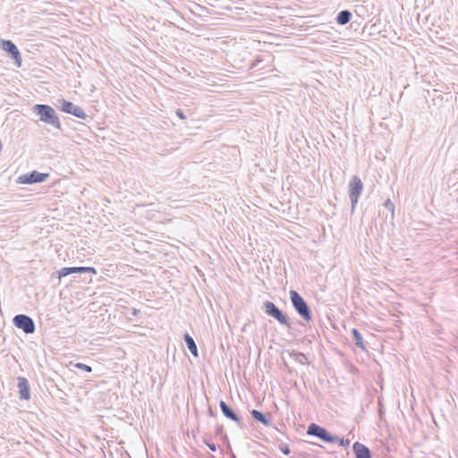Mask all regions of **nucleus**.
Returning <instances> with one entry per match:
<instances>
[{
  "label": "nucleus",
  "instance_id": "1a4fd4ad",
  "mask_svg": "<svg viewBox=\"0 0 458 458\" xmlns=\"http://www.w3.org/2000/svg\"><path fill=\"white\" fill-rule=\"evenodd\" d=\"M0 47L14 61V64L18 67H20L21 65V53H20L17 46L12 40L1 39Z\"/></svg>",
  "mask_w": 458,
  "mask_h": 458
},
{
  "label": "nucleus",
  "instance_id": "a211bd4d",
  "mask_svg": "<svg viewBox=\"0 0 458 458\" xmlns=\"http://www.w3.org/2000/svg\"><path fill=\"white\" fill-rule=\"evenodd\" d=\"M290 355L301 364H304L306 362L305 360H307V357L301 352L293 351Z\"/></svg>",
  "mask_w": 458,
  "mask_h": 458
},
{
  "label": "nucleus",
  "instance_id": "423d86ee",
  "mask_svg": "<svg viewBox=\"0 0 458 458\" xmlns=\"http://www.w3.org/2000/svg\"><path fill=\"white\" fill-rule=\"evenodd\" d=\"M55 106L60 108L61 111L74 115L77 118L81 120H87L89 115L84 112V110L79 106L74 105L72 102L68 101L64 98L57 99V103Z\"/></svg>",
  "mask_w": 458,
  "mask_h": 458
},
{
  "label": "nucleus",
  "instance_id": "f03ea898",
  "mask_svg": "<svg viewBox=\"0 0 458 458\" xmlns=\"http://www.w3.org/2000/svg\"><path fill=\"white\" fill-rule=\"evenodd\" d=\"M289 295L292 305L298 315L304 321L310 322L312 319V312L304 298L294 290H291Z\"/></svg>",
  "mask_w": 458,
  "mask_h": 458
},
{
  "label": "nucleus",
  "instance_id": "2eb2a0df",
  "mask_svg": "<svg viewBox=\"0 0 458 458\" xmlns=\"http://www.w3.org/2000/svg\"><path fill=\"white\" fill-rule=\"evenodd\" d=\"M183 340H184V343H185L187 348L191 352V353L194 357H198L199 356L198 347L196 345L194 339L188 333H185L183 335Z\"/></svg>",
  "mask_w": 458,
  "mask_h": 458
},
{
  "label": "nucleus",
  "instance_id": "0eeeda50",
  "mask_svg": "<svg viewBox=\"0 0 458 458\" xmlns=\"http://www.w3.org/2000/svg\"><path fill=\"white\" fill-rule=\"evenodd\" d=\"M13 325L21 329L25 334H33L35 332L34 320L28 315L19 314L13 318Z\"/></svg>",
  "mask_w": 458,
  "mask_h": 458
},
{
  "label": "nucleus",
  "instance_id": "bb28decb",
  "mask_svg": "<svg viewBox=\"0 0 458 458\" xmlns=\"http://www.w3.org/2000/svg\"><path fill=\"white\" fill-rule=\"evenodd\" d=\"M139 313H140V310H137V309H135V308H134V309H132L131 314H132L133 316H137Z\"/></svg>",
  "mask_w": 458,
  "mask_h": 458
},
{
  "label": "nucleus",
  "instance_id": "f8f14e48",
  "mask_svg": "<svg viewBox=\"0 0 458 458\" xmlns=\"http://www.w3.org/2000/svg\"><path fill=\"white\" fill-rule=\"evenodd\" d=\"M18 388H19V397L21 400H30V386L29 381L26 377H19L18 378Z\"/></svg>",
  "mask_w": 458,
  "mask_h": 458
},
{
  "label": "nucleus",
  "instance_id": "39448f33",
  "mask_svg": "<svg viewBox=\"0 0 458 458\" xmlns=\"http://www.w3.org/2000/svg\"><path fill=\"white\" fill-rule=\"evenodd\" d=\"M307 434L328 444H333L337 440L336 435L331 434L326 428L316 423H310L308 426Z\"/></svg>",
  "mask_w": 458,
  "mask_h": 458
},
{
  "label": "nucleus",
  "instance_id": "dca6fc26",
  "mask_svg": "<svg viewBox=\"0 0 458 458\" xmlns=\"http://www.w3.org/2000/svg\"><path fill=\"white\" fill-rule=\"evenodd\" d=\"M352 341L354 342L356 346L360 348L362 351L367 350L366 344L363 340V337H362L360 332L357 328L352 329Z\"/></svg>",
  "mask_w": 458,
  "mask_h": 458
},
{
  "label": "nucleus",
  "instance_id": "20e7f679",
  "mask_svg": "<svg viewBox=\"0 0 458 458\" xmlns=\"http://www.w3.org/2000/svg\"><path fill=\"white\" fill-rule=\"evenodd\" d=\"M363 191V183L357 175L352 176L348 184V194L351 200V212L353 213Z\"/></svg>",
  "mask_w": 458,
  "mask_h": 458
},
{
  "label": "nucleus",
  "instance_id": "9b49d317",
  "mask_svg": "<svg viewBox=\"0 0 458 458\" xmlns=\"http://www.w3.org/2000/svg\"><path fill=\"white\" fill-rule=\"evenodd\" d=\"M219 407L221 409L223 415L225 418L234 421L241 428L244 427V423L242 418L224 400H221L219 402Z\"/></svg>",
  "mask_w": 458,
  "mask_h": 458
},
{
  "label": "nucleus",
  "instance_id": "6ab92c4d",
  "mask_svg": "<svg viewBox=\"0 0 458 458\" xmlns=\"http://www.w3.org/2000/svg\"><path fill=\"white\" fill-rule=\"evenodd\" d=\"M73 367L77 368L84 372H88V373L92 371V368L90 366L81 363V362H77V363L73 364Z\"/></svg>",
  "mask_w": 458,
  "mask_h": 458
},
{
  "label": "nucleus",
  "instance_id": "6e6552de",
  "mask_svg": "<svg viewBox=\"0 0 458 458\" xmlns=\"http://www.w3.org/2000/svg\"><path fill=\"white\" fill-rule=\"evenodd\" d=\"M49 177V174L47 173H40L38 171L33 170L28 174H21L17 179V183L19 184H33L43 182L47 181Z\"/></svg>",
  "mask_w": 458,
  "mask_h": 458
},
{
  "label": "nucleus",
  "instance_id": "f257e3e1",
  "mask_svg": "<svg viewBox=\"0 0 458 458\" xmlns=\"http://www.w3.org/2000/svg\"><path fill=\"white\" fill-rule=\"evenodd\" d=\"M33 113L38 115L39 120L46 124L62 130V125L55 109L49 105L37 104L32 107Z\"/></svg>",
  "mask_w": 458,
  "mask_h": 458
},
{
  "label": "nucleus",
  "instance_id": "393cba45",
  "mask_svg": "<svg viewBox=\"0 0 458 458\" xmlns=\"http://www.w3.org/2000/svg\"><path fill=\"white\" fill-rule=\"evenodd\" d=\"M175 114H176V116H178L182 120H185L186 119V115H185L184 112L182 109H179V108L176 109L175 110Z\"/></svg>",
  "mask_w": 458,
  "mask_h": 458
},
{
  "label": "nucleus",
  "instance_id": "5701e85b",
  "mask_svg": "<svg viewBox=\"0 0 458 458\" xmlns=\"http://www.w3.org/2000/svg\"><path fill=\"white\" fill-rule=\"evenodd\" d=\"M279 450L285 455H288L291 453L290 447L288 445L281 443L278 445Z\"/></svg>",
  "mask_w": 458,
  "mask_h": 458
},
{
  "label": "nucleus",
  "instance_id": "b1692460",
  "mask_svg": "<svg viewBox=\"0 0 458 458\" xmlns=\"http://www.w3.org/2000/svg\"><path fill=\"white\" fill-rule=\"evenodd\" d=\"M384 206L386 208H387L389 211H391L392 213H394V205L393 204V202L391 201V199H387L385 202H384Z\"/></svg>",
  "mask_w": 458,
  "mask_h": 458
},
{
  "label": "nucleus",
  "instance_id": "a878e982",
  "mask_svg": "<svg viewBox=\"0 0 458 458\" xmlns=\"http://www.w3.org/2000/svg\"><path fill=\"white\" fill-rule=\"evenodd\" d=\"M208 413L211 417H215L216 415V413L212 410L211 407L208 408Z\"/></svg>",
  "mask_w": 458,
  "mask_h": 458
},
{
  "label": "nucleus",
  "instance_id": "9d476101",
  "mask_svg": "<svg viewBox=\"0 0 458 458\" xmlns=\"http://www.w3.org/2000/svg\"><path fill=\"white\" fill-rule=\"evenodd\" d=\"M83 273H92L94 275L97 274V270L93 267H63L55 273L52 274V277L56 276L59 280L63 277L70 276L72 274H83Z\"/></svg>",
  "mask_w": 458,
  "mask_h": 458
},
{
  "label": "nucleus",
  "instance_id": "ddd939ff",
  "mask_svg": "<svg viewBox=\"0 0 458 458\" xmlns=\"http://www.w3.org/2000/svg\"><path fill=\"white\" fill-rule=\"evenodd\" d=\"M355 458H371V452L368 446L356 441L352 445Z\"/></svg>",
  "mask_w": 458,
  "mask_h": 458
},
{
  "label": "nucleus",
  "instance_id": "4be33fe9",
  "mask_svg": "<svg viewBox=\"0 0 458 458\" xmlns=\"http://www.w3.org/2000/svg\"><path fill=\"white\" fill-rule=\"evenodd\" d=\"M203 441H204V444L209 448L210 451H212V452H216V445L215 443H213L211 441L210 438L206 437V438H204Z\"/></svg>",
  "mask_w": 458,
  "mask_h": 458
},
{
  "label": "nucleus",
  "instance_id": "7ed1b4c3",
  "mask_svg": "<svg viewBox=\"0 0 458 458\" xmlns=\"http://www.w3.org/2000/svg\"><path fill=\"white\" fill-rule=\"evenodd\" d=\"M262 310L267 316L275 318L281 326L288 329L292 328V323L287 314L281 310L274 302L269 301H264Z\"/></svg>",
  "mask_w": 458,
  "mask_h": 458
},
{
  "label": "nucleus",
  "instance_id": "412c9836",
  "mask_svg": "<svg viewBox=\"0 0 458 458\" xmlns=\"http://www.w3.org/2000/svg\"><path fill=\"white\" fill-rule=\"evenodd\" d=\"M336 438L337 440L334 443V444H338L339 445L341 446H344V447H349L350 445V439L346 438V439H344V438H341L340 437L336 436Z\"/></svg>",
  "mask_w": 458,
  "mask_h": 458
},
{
  "label": "nucleus",
  "instance_id": "4468645a",
  "mask_svg": "<svg viewBox=\"0 0 458 458\" xmlns=\"http://www.w3.org/2000/svg\"><path fill=\"white\" fill-rule=\"evenodd\" d=\"M250 415L251 417L256 420V421H259L260 422L261 424H263L264 426L266 427H270L272 426V423L271 421L267 419V417L266 416V414H264L262 411H259V410H251L250 411Z\"/></svg>",
  "mask_w": 458,
  "mask_h": 458
},
{
  "label": "nucleus",
  "instance_id": "aec40b11",
  "mask_svg": "<svg viewBox=\"0 0 458 458\" xmlns=\"http://www.w3.org/2000/svg\"><path fill=\"white\" fill-rule=\"evenodd\" d=\"M215 433L216 436H220L223 439L228 440L227 435L224 434V427L223 425L216 426Z\"/></svg>",
  "mask_w": 458,
  "mask_h": 458
},
{
  "label": "nucleus",
  "instance_id": "f3484780",
  "mask_svg": "<svg viewBox=\"0 0 458 458\" xmlns=\"http://www.w3.org/2000/svg\"><path fill=\"white\" fill-rule=\"evenodd\" d=\"M352 17V14L349 10H342L337 13L335 21L339 25H345L351 21Z\"/></svg>",
  "mask_w": 458,
  "mask_h": 458
}]
</instances>
